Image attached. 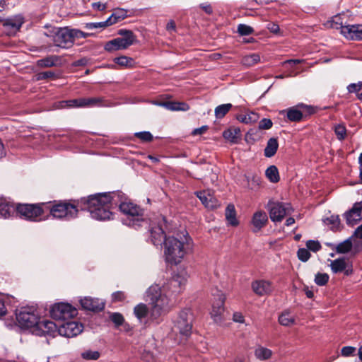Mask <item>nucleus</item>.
Segmentation results:
<instances>
[{
  "instance_id": "obj_1",
  "label": "nucleus",
  "mask_w": 362,
  "mask_h": 362,
  "mask_svg": "<svg viewBox=\"0 0 362 362\" xmlns=\"http://www.w3.org/2000/svg\"><path fill=\"white\" fill-rule=\"evenodd\" d=\"M187 280V273L181 271L162 286L153 284L147 289L146 300L151 305L150 317L152 320H156L170 310L173 305V299L182 292Z\"/></svg>"
},
{
  "instance_id": "obj_2",
  "label": "nucleus",
  "mask_w": 362,
  "mask_h": 362,
  "mask_svg": "<svg viewBox=\"0 0 362 362\" xmlns=\"http://www.w3.org/2000/svg\"><path fill=\"white\" fill-rule=\"evenodd\" d=\"M179 237L169 236L163 242V257L166 262L178 264L185 256L192 251L193 242L187 233L177 235Z\"/></svg>"
},
{
  "instance_id": "obj_3",
  "label": "nucleus",
  "mask_w": 362,
  "mask_h": 362,
  "mask_svg": "<svg viewBox=\"0 0 362 362\" xmlns=\"http://www.w3.org/2000/svg\"><path fill=\"white\" fill-rule=\"evenodd\" d=\"M118 192L98 193L88 197L85 201L86 209L90 216L98 221H105L111 218L112 206L117 204L115 197H119Z\"/></svg>"
},
{
  "instance_id": "obj_4",
  "label": "nucleus",
  "mask_w": 362,
  "mask_h": 362,
  "mask_svg": "<svg viewBox=\"0 0 362 362\" xmlns=\"http://www.w3.org/2000/svg\"><path fill=\"white\" fill-rule=\"evenodd\" d=\"M192 322L193 315L189 309H185L180 312L172 327V332L175 335H180L177 343L185 341L191 335Z\"/></svg>"
},
{
  "instance_id": "obj_5",
  "label": "nucleus",
  "mask_w": 362,
  "mask_h": 362,
  "mask_svg": "<svg viewBox=\"0 0 362 362\" xmlns=\"http://www.w3.org/2000/svg\"><path fill=\"white\" fill-rule=\"evenodd\" d=\"M19 326L30 329L33 334V329L40 320L39 313L34 306L24 307L16 315Z\"/></svg>"
},
{
  "instance_id": "obj_6",
  "label": "nucleus",
  "mask_w": 362,
  "mask_h": 362,
  "mask_svg": "<svg viewBox=\"0 0 362 362\" xmlns=\"http://www.w3.org/2000/svg\"><path fill=\"white\" fill-rule=\"evenodd\" d=\"M49 37L53 42L54 46L62 49H69L71 47L74 43L71 29L68 28H57L49 31Z\"/></svg>"
},
{
  "instance_id": "obj_7",
  "label": "nucleus",
  "mask_w": 362,
  "mask_h": 362,
  "mask_svg": "<svg viewBox=\"0 0 362 362\" xmlns=\"http://www.w3.org/2000/svg\"><path fill=\"white\" fill-rule=\"evenodd\" d=\"M118 34L123 37H117L106 42L104 47L106 51L114 52L125 49L132 45L136 41L135 35L129 30H120Z\"/></svg>"
},
{
  "instance_id": "obj_8",
  "label": "nucleus",
  "mask_w": 362,
  "mask_h": 362,
  "mask_svg": "<svg viewBox=\"0 0 362 362\" xmlns=\"http://www.w3.org/2000/svg\"><path fill=\"white\" fill-rule=\"evenodd\" d=\"M120 211L127 216L125 224L131 226H140L144 221V211L136 204L130 202H123L119 204Z\"/></svg>"
},
{
  "instance_id": "obj_9",
  "label": "nucleus",
  "mask_w": 362,
  "mask_h": 362,
  "mask_svg": "<svg viewBox=\"0 0 362 362\" xmlns=\"http://www.w3.org/2000/svg\"><path fill=\"white\" fill-rule=\"evenodd\" d=\"M267 209L270 219L273 222H281L286 216L293 211L290 204L272 201L268 202Z\"/></svg>"
},
{
  "instance_id": "obj_10",
  "label": "nucleus",
  "mask_w": 362,
  "mask_h": 362,
  "mask_svg": "<svg viewBox=\"0 0 362 362\" xmlns=\"http://www.w3.org/2000/svg\"><path fill=\"white\" fill-rule=\"evenodd\" d=\"M314 112L313 107L303 103H299L297 105L282 110L281 114L284 115H286L289 121L298 122L301 121L304 116L310 115Z\"/></svg>"
},
{
  "instance_id": "obj_11",
  "label": "nucleus",
  "mask_w": 362,
  "mask_h": 362,
  "mask_svg": "<svg viewBox=\"0 0 362 362\" xmlns=\"http://www.w3.org/2000/svg\"><path fill=\"white\" fill-rule=\"evenodd\" d=\"M77 310L69 303H58L51 307L50 315L56 320H66L77 315Z\"/></svg>"
},
{
  "instance_id": "obj_12",
  "label": "nucleus",
  "mask_w": 362,
  "mask_h": 362,
  "mask_svg": "<svg viewBox=\"0 0 362 362\" xmlns=\"http://www.w3.org/2000/svg\"><path fill=\"white\" fill-rule=\"evenodd\" d=\"M50 214L54 218L69 220L77 216L78 209L71 204L58 203L50 208Z\"/></svg>"
},
{
  "instance_id": "obj_13",
  "label": "nucleus",
  "mask_w": 362,
  "mask_h": 362,
  "mask_svg": "<svg viewBox=\"0 0 362 362\" xmlns=\"http://www.w3.org/2000/svg\"><path fill=\"white\" fill-rule=\"evenodd\" d=\"M213 296L211 317L215 322L220 323L223 319L226 296L222 291H217L216 293L213 294Z\"/></svg>"
},
{
  "instance_id": "obj_14",
  "label": "nucleus",
  "mask_w": 362,
  "mask_h": 362,
  "mask_svg": "<svg viewBox=\"0 0 362 362\" xmlns=\"http://www.w3.org/2000/svg\"><path fill=\"white\" fill-rule=\"evenodd\" d=\"M16 211L22 218L33 221H40L43 212L40 205L28 204H18Z\"/></svg>"
},
{
  "instance_id": "obj_15",
  "label": "nucleus",
  "mask_w": 362,
  "mask_h": 362,
  "mask_svg": "<svg viewBox=\"0 0 362 362\" xmlns=\"http://www.w3.org/2000/svg\"><path fill=\"white\" fill-rule=\"evenodd\" d=\"M59 325H56L52 321L47 320H40L37 323L35 327L33 329V334L37 336H49L55 337L58 333Z\"/></svg>"
},
{
  "instance_id": "obj_16",
  "label": "nucleus",
  "mask_w": 362,
  "mask_h": 362,
  "mask_svg": "<svg viewBox=\"0 0 362 362\" xmlns=\"http://www.w3.org/2000/svg\"><path fill=\"white\" fill-rule=\"evenodd\" d=\"M83 326L81 323L76 321H68L59 325L58 334L65 337H74L81 334Z\"/></svg>"
},
{
  "instance_id": "obj_17",
  "label": "nucleus",
  "mask_w": 362,
  "mask_h": 362,
  "mask_svg": "<svg viewBox=\"0 0 362 362\" xmlns=\"http://www.w3.org/2000/svg\"><path fill=\"white\" fill-rule=\"evenodd\" d=\"M24 23V18L22 15H16L4 21V32L7 35H14Z\"/></svg>"
},
{
  "instance_id": "obj_18",
  "label": "nucleus",
  "mask_w": 362,
  "mask_h": 362,
  "mask_svg": "<svg viewBox=\"0 0 362 362\" xmlns=\"http://www.w3.org/2000/svg\"><path fill=\"white\" fill-rule=\"evenodd\" d=\"M346 223L349 226H354L362 220V201L354 204L351 209L344 214Z\"/></svg>"
},
{
  "instance_id": "obj_19",
  "label": "nucleus",
  "mask_w": 362,
  "mask_h": 362,
  "mask_svg": "<svg viewBox=\"0 0 362 362\" xmlns=\"http://www.w3.org/2000/svg\"><path fill=\"white\" fill-rule=\"evenodd\" d=\"M329 266L334 274L344 272L345 276H350L354 273L352 264L347 261L345 257H339L332 260Z\"/></svg>"
},
{
  "instance_id": "obj_20",
  "label": "nucleus",
  "mask_w": 362,
  "mask_h": 362,
  "mask_svg": "<svg viewBox=\"0 0 362 362\" xmlns=\"http://www.w3.org/2000/svg\"><path fill=\"white\" fill-rule=\"evenodd\" d=\"M341 35L351 40H362V25H346L342 28Z\"/></svg>"
},
{
  "instance_id": "obj_21",
  "label": "nucleus",
  "mask_w": 362,
  "mask_h": 362,
  "mask_svg": "<svg viewBox=\"0 0 362 362\" xmlns=\"http://www.w3.org/2000/svg\"><path fill=\"white\" fill-rule=\"evenodd\" d=\"M158 226L151 227L150 229L151 242L154 245H161L165 241L166 237L160 221L165 222L164 217L160 218Z\"/></svg>"
},
{
  "instance_id": "obj_22",
  "label": "nucleus",
  "mask_w": 362,
  "mask_h": 362,
  "mask_svg": "<svg viewBox=\"0 0 362 362\" xmlns=\"http://www.w3.org/2000/svg\"><path fill=\"white\" fill-rule=\"evenodd\" d=\"M268 216L265 211L259 210L254 213L251 218L252 230L253 233L260 231L267 223Z\"/></svg>"
},
{
  "instance_id": "obj_23",
  "label": "nucleus",
  "mask_w": 362,
  "mask_h": 362,
  "mask_svg": "<svg viewBox=\"0 0 362 362\" xmlns=\"http://www.w3.org/2000/svg\"><path fill=\"white\" fill-rule=\"evenodd\" d=\"M252 288L258 296H265L272 291V283L266 280H257L252 282Z\"/></svg>"
},
{
  "instance_id": "obj_24",
  "label": "nucleus",
  "mask_w": 362,
  "mask_h": 362,
  "mask_svg": "<svg viewBox=\"0 0 362 362\" xmlns=\"http://www.w3.org/2000/svg\"><path fill=\"white\" fill-rule=\"evenodd\" d=\"M82 308L91 311H98L104 308V303L98 298L84 297L80 300Z\"/></svg>"
},
{
  "instance_id": "obj_25",
  "label": "nucleus",
  "mask_w": 362,
  "mask_h": 362,
  "mask_svg": "<svg viewBox=\"0 0 362 362\" xmlns=\"http://www.w3.org/2000/svg\"><path fill=\"white\" fill-rule=\"evenodd\" d=\"M202 203L209 209H215L219 204L217 199L209 191H202L196 193Z\"/></svg>"
},
{
  "instance_id": "obj_26",
  "label": "nucleus",
  "mask_w": 362,
  "mask_h": 362,
  "mask_svg": "<svg viewBox=\"0 0 362 362\" xmlns=\"http://www.w3.org/2000/svg\"><path fill=\"white\" fill-rule=\"evenodd\" d=\"M155 104L164 107L171 111H187L189 106L187 103L183 102H160Z\"/></svg>"
},
{
  "instance_id": "obj_27",
  "label": "nucleus",
  "mask_w": 362,
  "mask_h": 362,
  "mask_svg": "<svg viewBox=\"0 0 362 362\" xmlns=\"http://www.w3.org/2000/svg\"><path fill=\"white\" fill-rule=\"evenodd\" d=\"M60 57L57 55H49L37 61V66L40 68L52 67L57 64Z\"/></svg>"
},
{
  "instance_id": "obj_28",
  "label": "nucleus",
  "mask_w": 362,
  "mask_h": 362,
  "mask_svg": "<svg viewBox=\"0 0 362 362\" xmlns=\"http://www.w3.org/2000/svg\"><path fill=\"white\" fill-rule=\"evenodd\" d=\"M226 219L228 224L232 226H237L239 221L236 218V211L233 204H228L225 211Z\"/></svg>"
},
{
  "instance_id": "obj_29",
  "label": "nucleus",
  "mask_w": 362,
  "mask_h": 362,
  "mask_svg": "<svg viewBox=\"0 0 362 362\" xmlns=\"http://www.w3.org/2000/svg\"><path fill=\"white\" fill-rule=\"evenodd\" d=\"M54 107L57 109H63L66 107H83L82 98L59 101L54 104Z\"/></svg>"
},
{
  "instance_id": "obj_30",
  "label": "nucleus",
  "mask_w": 362,
  "mask_h": 362,
  "mask_svg": "<svg viewBox=\"0 0 362 362\" xmlns=\"http://www.w3.org/2000/svg\"><path fill=\"white\" fill-rule=\"evenodd\" d=\"M240 135L239 128H230L225 130L223 133V138L233 144H236Z\"/></svg>"
},
{
  "instance_id": "obj_31",
  "label": "nucleus",
  "mask_w": 362,
  "mask_h": 362,
  "mask_svg": "<svg viewBox=\"0 0 362 362\" xmlns=\"http://www.w3.org/2000/svg\"><path fill=\"white\" fill-rule=\"evenodd\" d=\"M296 319L291 313L286 310L282 312L279 316V322L282 326L289 327L295 323Z\"/></svg>"
},
{
  "instance_id": "obj_32",
  "label": "nucleus",
  "mask_w": 362,
  "mask_h": 362,
  "mask_svg": "<svg viewBox=\"0 0 362 362\" xmlns=\"http://www.w3.org/2000/svg\"><path fill=\"white\" fill-rule=\"evenodd\" d=\"M279 147V143L276 138H271L268 140L267 146L264 148V156L271 158L275 155Z\"/></svg>"
},
{
  "instance_id": "obj_33",
  "label": "nucleus",
  "mask_w": 362,
  "mask_h": 362,
  "mask_svg": "<svg viewBox=\"0 0 362 362\" xmlns=\"http://www.w3.org/2000/svg\"><path fill=\"white\" fill-rule=\"evenodd\" d=\"M255 356L257 359L264 361L272 357V351L268 348L259 346L255 350Z\"/></svg>"
},
{
  "instance_id": "obj_34",
  "label": "nucleus",
  "mask_w": 362,
  "mask_h": 362,
  "mask_svg": "<svg viewBox=\"0 0 362 362\" xmlns=\"http://www.w3.org/2000/svg\"><path fill=\"white\" fill-rule=\"evenodd\" d=\"M113 16H110L106 21L98 23H88L85 28L88 30L104 28L115 23V21L112 22Z\"/></svg>"
},
{
  "instance_id": "obj_35",
  "label": "nucleus",
  "mask_w": 362,
  "mask_h": 362,
  "mask_svg": "<svg viewBox=\"0 0 362 362\" xmlns=\"http://www.w3.org/2000/svg\"><path fill=\"white\" fill-rule=\"evenodd\" d=\"M352 249V238H349L343 242L339 243L335 247V250L339 254H345L350 252Z\"/></svg>"
},
{
  "instance_id": "obj_36",
  "label": "nucleus",
  "mask_w": 362,
  "mask_h": 362,
  "mask_svg": "<svg viewBox=\"0 0 362 362\" xmlns=\"http://www.w3.org/2000/svg\"><path fill=\"white\" fill-rule=\"evenodd\" d=\"M259 62L260 56L256 53L245 55L241 59L242 64L247 67L254 66Z\"/></svg>"
},
{
  "instance_id": "obj_37",
  "label": "nucleus",
  "mask_w": 362,
  "mask_h": 362,
  "mask_svg": "<svg viewBox=\"0 0 362 362\" xmlns=\"http://www.w3.org/2000/svg\"><path fill=\"white\" fill-rule=\"evenodd\" d=\"M265 175L267 179L273 183H276L279 181V173L278 168L275 165H270L265 171Z\"/></svg>"
},
{
  "instance_id": "obj_38",
  "label": "nucleus",
  "mask_w": 362,
  "mask_h": 362,
  "mask_svg": "<svg viewBox=\"0 0 362 362\" xmlns=\"http://www.w3.org/2000/svg\"><path fill=\"white\" fill-rule=\"evenodd\" d=\"M13 207L6 199L0 198V218H6L10 216Z\"/></svg>"
},
{
  "instance_id": "obj_39",
  "label": "nucleus",
  "mask_w": 362,
  "mask_h": 362,
  "mask_svg": "<svg viewBox=\"0 0 362 362\" xmlns=\"http://www.w3.org/2000/svg\"><path fill=\"white\" fill-rule=\"evenodd\" d=\"M237 119L245 124L254 123L257 121L259 116L257 114L250 112L247 114H241L237 117Z\"/></svg>"
},
{
  "instance_id": "obj_40",
  "label": "nucleus",
  "mask_w": 362,
  "mask_h": 362,
  "mask_svg": "<svg viewBox=\"0 0 362 362\" xmlns=\"http://www.w3.org/2000/svg\"><path fill=\"white\" fill-rule=\"evenodd\" d=\"M148 312V307L144 303H139L134 307V313L135 316L141 321L142 319L146 317Z\"/></svg>"
},
{
  "instance_id": "obj_41",
  "label": "nucleus",
  "mask_w": 362,
  "mask_h": 362,
  "mask_svg": "<svg viewBox=\"0 0 362 362\" xmlns=\"http://www.w3.org/2000/svg\"><path fill=\"white\" fill-rule=\"evenodd\" d=\"M324 223L326 225H330L331 230L334 231H337L340 228V218L337 215H332L330 217L325 218Z\"/></svg>"
},
{
  "instance_id": "obj_42",
  "label": "nucleus",
  "mask_w": 362,
  "mask_h": 362,
  "mask_svg": "<svg viewBox=\"0 0 362 362\" xmlns=\"http://www.w3.org/2000/svg\"><path fill=\"white\" fill-rule=\"evenodd\" d=\"M231 107L232 104L230 103L223 104L217 106L214 111L216 117L218 119L223 118L229 112Z\"/></svg>"
},
{
  "instance_id": "obj_43",
  "label": "nucleus",
  "mask_w": 362,
  "mask_h": 362,
  "mask_svg": "<svg viewBox=\"0 0 362 362\" xmlns=\"http://www.w3.org/2000/svg\"><path fill=\"white\" fill-rule=\"evenodd\" d=\"M114 62L121 67L128 68L134 64V59L127 56H121L114 59Z\"/></svg>"
},
{
  "instance_id": "obj_44",
  "label": "nucleus",
  "mask_w": 362,
  "mask_h": 362,
  "mask_svg": "<svg viewBox=\"0 0 362 362\" xmlns=\"http://www.w3.org/2000/svg\"><path fill=\"white\" fill-rule=\"evenodd\" d=\"M82 105L84 107L102 106L101 98H82Z\"/></svg>"
},
{
  "instance_id": "obj_45",
  "label": "nucleus",
  "mask_w": 362,
  "mask_h": 362,
  "mask_svg": "<svg viewBox=\"0 0 362 362\" xmlns=\"http://www.w3.org/2000/svg\"><path fill=\"white\" fill-rule=\"evenodd\" d=\"M329 279V276L327 273L318 272L315 274L314 281L317 286H322L327 284Z\"/></svg>"
},
{
  "instance_id": "obj_46",
  "label": "nucleus",
  "mask_w": 362,
  "mask_h": 362,
  "mask_svg": "<svg viewBox=\"0 0 362 362\" xmlns=\"http://www.w3.org/2000/svg\"><path fill=\"white\" fill-rule=\"evenodd\" d=\"M346 24H344L342 17L341 15H337L332 18L331 21V26L332 28L340 30V33H341L342 28H344Z\"/></svg>"
},
{
  "instance_id": "obj_47",
  "label": "nucleus",
  "mask_w": 362,
  "mask_h": 362,
  "mask_svg": "<svg viewBox=\"0 0 362 362\" xmlns=\"http://www.w3.org/2000/svg\"><path fill=\"white\" fill-rule=\"evenodd\" d=\"M110 16H113V19L112 21H115V23H117L127 16V12L124 9L118 8L115 10Z\"/></svg>"
},
{
  "instance_id": "obj_48",
  "label": "nucleus",
  "mask_w": 362,
  "mask_h": 362,
  "mask_svg": "<svg viewBox=\"0 0 362 362\" xmlns=\"http://www.w3.org/2000/svg\"><path fill=\"white\" fill-rule=\"evenodd\" d=\"M81 356L86 360H97L100 357V353L98 351L87 350L81 354Z\"/></svg>"
},
{
  "instance_id": "obj_49",
  "label": "nucleus",
  "mask_w": 362,
  "mask_h": 362,
  "mask_svg": "<svg viewBox=\"0 0 362 362\" xmlns=\"http://www.w3.org/2000/svg\"><path fill=\"white\" fill-rule=\"evenodd\" d=\"M254 32V29L245 24H239L238 26V33L242 35H249Z\"/></svg>"
},
{
  "instance_id": "obj_50",
  "label": "nucleus",
  "mask_w": 362,
  "mask_h": 362,
  "mask_svg": "<svg viewBox=\"0 0 362 362\" xmlns=\"http://www.w3.org/2000/svg\"><path fill=\"white\" fill-rule=\"evenodd\" d=\"M334 132L339 140H343L346 136V129L343 124H337L334 127Z\"/></svg>"
},
{
  "instance_id": "obj_51",
  "label": "nucleus",
  "mask_w": 362,
  "mask_h": 362,
  "mask_svg": "<svg viewBox=\"0 0 362 362\" xmlns=\"http://www.w3.org/2000/svg\"><path fill=\"white\" fill-rule=\"evenodd\" d=\"M298 257L302 262H307L310 257V253L308 249L300 248L297 252Z\"/></svg>"
},
{
  "instance_id": "obj_52",
  "label": "nucleus",
  "mask_w": 362,
  "mask_h": 362,
  "mask_svg": "<svg viewBox=\"0 0 362 362\" xmlns=\"http://www.w3.org/2000/svg\"><path fill=\"white\" fill-rule=\"evenodd\" d=\"M110 320L116 326L122 325L124 321V317L119 313H112Z\"/></svg>"
},
{
  "instance_id": "obj_53",
  "label": "nucleus",
  "mask_w": 362,
  "mask_h": 362,
  "mask_svg": "<svg viewBox=\"0 0 362 362\" xmlns=\"http://www.w3.org/2000/svg\"><path fill=\"white\" fill-rule=\"evenodd\" d=\"M135 136L146 142L151 141L153 139V136L149 132H136Z\"/></svg>"
},
{
  "instance_id": "obj_54",
  "label": "nucleus",
  "mask_w": 362,
  "mask_h": 362,
  "mask_svg": "<svg viewBox=\"0 0 362 362\" xmlns=\"http://www.w3.org/2000/svg\"><path fill=\"white\" fill-rule=\"evenodd\" d=\"M352 251L354 254L358 253L362 250V240L352 239Z\"/></svg>"
},
{
  "instance_id": "obj_55",
  "label": "nucleus",
  "mask_w": 362,
  "mask_h": 362,
  "mask_svg": "<svg viewBox=\"0 0 362 362\" xmlns=\"http://www.w3.org/2000/svg\"><path fill=\"white\" fill-rule=\"evenodd\" d=\"M306 246L309 250L317 252L320 250L321 245L318 241L315 240H308L306 243Z\"/></svg>"
},
{
  "instance_id": "obj_56",
  "label": "nucleus",
  "mask_w": 362,
  "mask_h": 362,
  "mask_svg": "<svg viewBox=\"0 0 362 362\" xmlns=\"http://www.w3.org/2000/svg\"><path fill=\"white\" fill-rule=\"evenodd\" d=\"M356 351V348L351 346H344L341 350V356L349 357L353 356Z\"/></svg>"
},
{
  "instance_id": "obj_57",
  "label": "nucleus",
  "mask_w": 362,
  "mask_h": 362,
  "mask_svg": "<svg viewBox=\"0 0 362 362\" xmlns=\"http://www.w3.org/2000/svg\"><path fill=\"white\" fill-rule=\"evenodd\" d=\"M273 125V123L270 119L263 118L259 122V129H269Z\"/></svg>"
},
{
  "instance_id": "obj_58",
  "label": "nucleus",
  "mask_w": 362,
  "mask_h": 362,
  "mask_svg": "<svg viewBox=\"0 0 362 362\" xmlns=\"http://www.w3.org/2000/svg\"><path fill=\"white\" fill-rule=\"evenodd\" d=\"M362 89V82L357 83H350L347 86V90L349 93H358Z\"/></svg>"
},
{
  "instance_id": "obj_59",
  "label": "nucleus",
  "mask_w": 362,
  "mask_h": 362,
  "mask_svg": "<svg viewBox=\"0 0 362 362\" xmlns=\"http://www.w3.org/2000/svg\"><path fill=\"white\" fill-rule=\"evenodd\" d=\"M126 298V296L122 291H117L112 293V299L113 302L123 301Z\"/></svg>"
},
{
  "instance_id": "obj_60",
  "label": "nucleus",
  "mask_w": 362,
  "mask_h": 362,
  "mask_svg": "<svg viewBox=\"0 0 362 362\" xmlns=\"http://www.w3.org/2000/svg\"><path fill=\"white\" fill-rule=\"evenodd\" d=\"M71 30H72L74 41L75 40L76 38H77V39L86 38L90 35L88 33H85L83 31L78 30V29H71Z\"/></svg>"
},
{
  "instance_id": "obj_61",
  "label": "nucleus",
  "mask_w": 362,
  "mask_h": 362,
  "mask_svg": "<svg viewBox=\"0 0 362 362\" xmlns=\"http://www.w3.org/2000/svg\"><path fill=\"white\" fill-rule=\"evenodd\" d=\"M54 76V73L52 72V71H45V72H41L40 74H38L37 75V79L39 80H43V79H46V78H51V77H53Z\"/></svg>"
},
{
  "instance_id": "obj_62",
  "label": "nucleus",
  "mask_w": 362,
  "mask_h": 362,
  "mask_svg": "<svg viewBox=\"0 0 362 362\" xmlns=\"http://www.w3.org/2000/svg\"><path fill=\"white\" fill-rule=\"evenodd\" d=\"M350 238H352V239L357 238L362 240V224L355 230L353 235Z\"/></svg>"
},
{
  "instance_id": "obj_63",
  "label": "nucleus",
  "mask_w": 362,
  "mask_h": 362,
  "mask_svg": "<svg viewBox=\"0 0 362 362\" xmlns=\"http://www.w3.org/2000/svg\"><path fill=\"white\" fill-rule=\"evenodd\" d=\"M233 320L235 322L243 323L245 320L241 313L236 312L233 314Z\"/></svg>"
},
{
  "instance_id": "obj_64",
  "label": "nucleus",
  "mask_w": 362,
  "mask_h": 362,
  "mask_svg": "<svg viewBox=\"0 0 362 362\" xmlns=\"http://www.w3.org/2000/svg\"><path fill=\"white\" fill-rule=\"evenodd\" d=\"M207 129H208L207 126H202L199 128L194 129L192 131V134L194 136L201 135V134H204L207 130Z\"/></svg>"
}]
</instances>
